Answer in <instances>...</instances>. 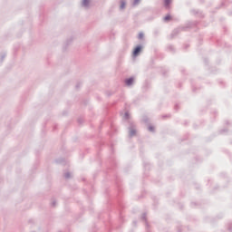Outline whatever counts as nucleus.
<instances>
[{
  "instance_id": "nucleus-1",
  "label": "nucleus",
  "mask_w": 232,
  "mask_h": 232,
  "mask_svg": "<svg viewBox=\"0 0 232 232\" xmlns=\"http://www.w3.org/2000/svg\"><path fill=\"white\" fill-rule=\"evenodd\" d=\"M128 130L130 138L135 137L137 135V127L133 123L130 124Z\"/></svg>"
},
{
  "instance_id": "nucleus-2",
  "label": "nucleus",
  "mask_w": 232,
  "mask_h": 232,
  "mask_svg": "<svg viewBox=\"0 0 232 232\" xmlns=\"http://www.w3.org/2000/svg\"><path fill=\"white\" fill-rule=\"evenodd\" d=\"M186 30H188V27H178V28L174 29L170 34L171 39H173V37H177V34L179 32H186Z\"/></svg>"
},
{
  "instance_id": "nucleus-3",
  "label": "nucleus",
  "mask_w": 232,
  "mask_h": 232,
  "mask_svg": "<svg viewBox=\"0 0 232 232\" xmlns=\"http://www.w3.org/2000/svg\"><path fill=\"white\" fill-rule=\"evenodd\" d=\"M140 52H142V45L138 44V45L134 48V50H133V52H132L133 57H138V55L140 53Z\"/></svg>"
},
{
  "instance_id": "nucleus-4",
  "label": "nucleus",
  "mask_w": 232,
  "mask_h": 232,
  "mask_svg": "<svg viewBox=\"0 0 232 232\" xmlns=\"http://www.w3.org/2000/svg\"><path fill=\"white\" fill-rule=\"evenodd\" d=\"M133 81H134L133 77L127 78L125 79V84L127 86H131V84H133Z\"/></svg>"
},
{
  "instance_id": "nucleus-5",
  "label": "nucleus",
  "mask_w": 232,
  "mask_h": 232,
  "mask_svg": "<svg viewBox=\"0 0 232 232\" xmlns=\"http://www.w3.org/2000/svg\"><path fill=\"white\" fill-rule=\"evenodd\" d=\"M82 5L84 8H90V0H82Z\"/></svg>"
},
{
  "instance_id": "nucleus-6",
  "label": "nucleus",
  "mask_w": 232,
  "mask_h": 232,
  "mask_svg": "<svg viewBox=\"0 0 232 232\" xmlns=\"http://www.w3.org/2000/svg\"><path fill=\"white\" fill-rule=\"evenodd\" d=\"M120 3V10H124V8H126V0H121Z\"/></svg>"
},
{
  "instance_id": "nucleus-7",
  "label": "nucleus",
  "mask_w": 232,
  "mask_h": 232,
  "mask_svg": "<svg viewBox=\"0 0 232 232\" xmlns=\"http://www.w3.org/2000/svg\"><path fill=\"white\" fill-rule=\"evenodd\" d=\"M6 59V53H2L0 55V62L3 63Z\"/></svg>"
},
{
  "instance_id": "nucleus-8",
  "label": "nucleus",
  "mask_w": 232,
  "mask_h": 232,
  "mask_svg": "<svg viewBox=\"0 0 232 232\" xmlns=\"http://www.w3.org/2000/svg\"><path fill=\"white\" fill-rule=\"evenodd\" d=\"M140 0H133L132 6H139Z\"/></svg>"
},
{
  "instance_id": "nucleus-9",
  "label": "nucleus",
  "mask_w": 232,
  "mask_h": 232,
  "mask_svg": "<svg viewBox=\"0 0 232 232\" xmlns=\"http://www.w3.org/2000/svg\"><path fill=\"white\" fill-rule=\"evenodd\" d=\"M163 20H164L165 22L171 21V14H167V15L163 18Z\"/></svg>"
},
{
  "instance_id": "nucleus-10",
  "label": "nucleus",
  "mask_w": 232,
  "mask_h": 232,
  "mask_svg": "<svg viewBox=\"0 0 232 232\" xmlns=\"http://www.w3.org/2000/svg\"><path fill=\"white\" fill-rule=\"evenodd\" d=\"M56 164H63V162H64V159L61 158V159H57L55 160Z\"/></svg>"
},
{
  "instance_id": "nucleus-11",
  "label": "nucleus",
  "mask_w": 232,
  "mask_h": 232,
  "mask_svg": "<svg viewBox=\"0 0 232 232\" xmlns=\"http://www.w3.org/2000/svg\"><path fill=\"white\" fill-rule=\"evenodd\" d=\"M148 130H149V131H150L151 133H154V132H155V127H153V126H151V125H150V126L148 127Z\"/></svg>"
},
{
  "instance_id": "nucleus-12",
  "label": "nucleus",
  "mask_w": 232,
  "mask_h": 232,
  "mask_svg": "<svg viewBox=\"0 0 232 232\" xmlns=\"http://www.w3.org/2000/svg\"><path fill=\"white\" fill-rule=\"evenodd\" d=\"M191 14H194V15H198L200 14V11L192 9Z\"/></svg>"
},
{
  "instance_id": "nucleus-13",
  "label": "nucleus",
  "mask_w": 232,
  "mask_h": 232,
  "mask_svg": "<svg viewBox=\"0 0 232 232\" xmlns=\"http://www.w3.org/2000/svg\"><path fill=\"white\" fill-rule=\"evenodd\" d=\"M138 39H140V40L144 39V33H140L138 35Z\"/></svg>"
},
{
  "instance_id": "nucleus-14",
  "label": "nucleus",
  "mask_w": 232,
  "mask_h": 232,
  "mask_svg": "<svg viewBox=\"0 0 232 232\" xmlns=\"http://www.w3.org/2000/svg\"><path fill=\"white\" fill-rule=\"evenodd\" d=\"M72 178V174H70V172H66L64 174V179H71Z\"/></svg>"
},
{
  "instance_id": "nucleus-15",
  "label": "nucleus",
  "mask_w": 232,
  "mask_h": 232,
  "mask_svg": "<svg viewBox=\"0 0 232 232\" xmlns=\"http://www.w3.org/2000/svg\"><path fill=\"white\" fill-rule=\"evenodd\" d=\"M171 5V0H165V6H169Z\"/></svg>"
},
{
  "instance_id": "nucleus-16",
  "label": "nucleus",
  "mask_w": 232,
  "mask_h": 232,
  "mask_svg": "<svg viewBox=\"0 0 232 232\" xmlns=\"http://www.w3.org/2000/svg\"><path fill=\"white\" fill-rule=\"evenodd\" d=\"M124 119H126V121H128V119H130V112H125Z\"/></svg>"
},
{
  "instance_id": "nucleus-17",
  "label": "nucleus",
  "mask_w": 232,
  "mask_h": 232,
  "mask_svg": "<svg viewBox=\"0 0 232 232\" xmlns=\"http://www.w3.org/2000/svg\"><path fill=\"white\" fill-rule=\"evenodd\" d=\"M51 206L52 208H55L57 206V201L53 200L52 203H51Z\"/></svg>"
},
{
  "instance_id": "nucleus-18",
  "label": "nucleus",
  "mask_w": 232,
  "mask_h": 232,
  "mask_svg": "<svg viewBox=\"0 0 232 232\" xmlns=\"http://www.w3.org/2000/svg\"><path fill=\"white\" fill-rule=\"evenodd\" d=\"M168 49L170 51V52H174L175 51V47H173V45H169L168 47Z\"/></svg>"
},
{
  "instance_id": "nucleus-19",
  "label": "nucleus",
  "mask_w": 232,
  "mask_h": 232,
  "mask_svg": "<svg viewBox=\"0 0 232 232\" xmlns=\"http://www.w3.org/2000/svg\"><path fill=\"white\" fill-rule=\"evenodd\" d=\"M146 217H147V214L143 213L141 217V220H144L146 222Z\"/></svg>"
},
{
  "instance_id": "nucleus-20",
  "label": "nucleus",
  "mask_w": 232,
  "mask_h": 232,
  "mask_svg": "<svg viewBox=\"0 0 232 232\" xmlns=\"http://www.w3.org/2000/svg\"><path fill=\"white\" fill-rule=\"evenodd\" d=\"M82 122H84V120H82V118H79L78 124H82Z\"/></svg>"
},
{
  "instance_id": "nucleus-21",
  "label": "nucleus",
  "mask_w": 232,
  "mask_h": 232,
  "mask_svg": "<svg viewBox=\"0 0 232 232\" xmlns=\"http://www.w3.org/2000/svg\"><path fill=\"white\" fill-rule=\"evenodd\" d=\"M143 122H145L146 124H148V122H149L148 117H144V118H143Z\"/></svg>"
},
{
  "instance_id": "nucleus-22",
  "label": "nucleus",
  "mask_w": 232,
  "mask_h": 232,
  "mask_svg": "<svg viewBox=\"0 0 232 232\" xmlns=\"http://www.w3.org/2000/svg\"><path fill=\"white\" fill-rule=\"evenodd\" d=\"M76 90H79V88H81V82H78L75 86Z\"/></svg>"
},
{
  "instance_id": "nucleus-23",
  "label": "nucleus",
  "mask_w": 232,
  "mask_h": 232,
  "mask_svg": "<svg viewBox=\"0 0 232 232\" xmlns=\"http://www.w3.org/2000/svg\"><path fill=\"white\" fill-rule=\"evenodd\" d=\"M226 131H227V130L224 129L220 130V133H226Z\"/></svg>"
},
{
  "instance_id": "nucleus-24",
  "label": "nucleus",
  "mask_w": 232,
  "mask_h": 232,
  "mask_svg": "<svg viewBox=\"0 0 232 232\" xmlns=\"http://www.w3.org/2000/svg\"><path fill=\"white\" fill-rule=\"evenodd\" d=\"M175 110H179V104L175 105Z\"/></svg>"
},
{
  "instance_id": "nucleus-25",
  "label": "nucleus",
  "mask_w": 232,
  "mask_h": 232,
  "mask_svg": "<svg viewBox=\"0 0 232 232\" xmlns=\"http://www.w3.org/2000/svg\"><path fill=\"white\" fill-rule=\"evenodd\" d=\"M185 48H189V44H186V45H185Z\"/></svg>"
},
{
  "instance_id": "nucleus-26",
  "label": "nucleus",
  "mask_w": 232,
  "mask_h": 232,
  "mask_svg": "<svg viewBox=\"0 0 232 232\" xmlns=\"http://www.w3.org/2000/svg\"><path fill=\"white\" fill-rule=\"evenodd\" d=\"M134 226H137V221H133Z\"/></svg>"
},
{
  "instance_id": "nucleus-27",
  "label": "nucleus",
  "mask_w": 232,
  "mask_h": 232,
  "mask_svg": "<svg viewBox=\"0 0 232 232\" xmlns=\"http://www.w3.org/2000/svg\"><path fill=\"white\" fill-rule=\"evenodd\" d=\"M146 226H147V227H150V225L148 224V222L146 221Z\"/></svg>"
},
{
  "instance_id": "nucleus-28",
  "label": "nucleus",
  "mask_w": 232,
  "mask_h": 232,
  "mask_svg": "<svg viewBox=\"0 0 232 232\" xmlns=\"http://www.w3.org/2000/svg\"><path fill=\"white\" fill-rule=\"evenodd\" d=\"M69 44H70L69 42H67L66 46H68Z\"/></svg>"
},
{
  "instance_id": "nucleus-29",
  "label": "nucleus",
  "mask_w": 232,
  "mask_h": 232,
  "mask_svg": "<svg viewBox=\"0 0 232 232\" xmlns=\"http://www.w3.org/2000/svg\"><path fill=\"white\" fill-rule=\"evenodd\" d=\"M226 124H229V121H227Z\"/></svg>"
},
{
  "instance_id": "nucleus-30",
  "label": "nucleus",
  "mask_w": 232,
  "mask_h": 232,
  "mask_svg": "<svg viewBox=\"0 0 232 232\" xmlns=\"http://www.w3.org/2000/svg\"><path fill=\"white\" fill-rule=\"evenodd\" d=\"M192 91L195 92V88H193Z\"/></svg>"
},
{
  "instance_id": "nucleus-31",
  "label": "nucleus",
  "mask_w": 232,
  "mask_h": 232,
  "mask_svg": "<svg viewBox=\"0 0 232 232\" xmlns=\"http://www.w3.org/2000/svg\"><path fill=\"white\" fill-rule=\"evenodd\" d=\"M162 117H163V119H164V118H166V117H168V116H162Z\"/></svg>"
}]
</instances>
